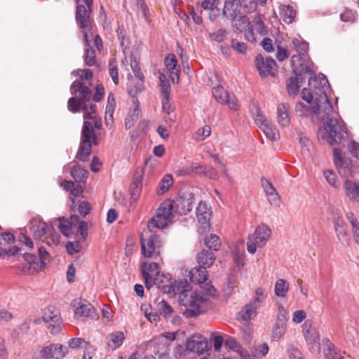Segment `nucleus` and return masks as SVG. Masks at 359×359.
I'll use <instances>...</instances> for the list:
<instances>
[{"label":"nucleus","instance_id":"f257e3e1","mask_svg":"<svg viewBox=\"0 0 359 359\" xmlns=\"http://www.w3.org/2000/svg\"><path fill=\"white\" fill-rule=\"evenodd\" d=\"M156 285L161 292L171 297L179 294L180 304L186 307L184 315L187 318H194L201 313L200 304L202 297L191 290L187 280H177L172 279L171 274L162 273L156 277Z\"/></svg>","mask_w":359,"mask_h":359},{"label":"nucleus","instance_id":"f03ea898","mask_svg":"<svg viewBox=\"0 0 359 359\" xmlns=\"http://www.w3.org/2000/svg\"><path fill=\"white\" fill-rule=\"evenodd\" d=\"M93 123L85 120L81 133V141L76 158L82 162L88 159L92 150V146H97L100 141L95 129L100 130L102 123L100 118L93 117Z\"/></svg>","mask_w":359,"mask_h":359},{"label":"nucleus","instance_id":"7ed1b4c3","mask_svg":"<svg viewBox=\"0 0 359 359\" xmlns=\"http://www.w3.org/2000/svg\"><path fill=\"white\" fill-rule=\"evenodd\" d=\"M325 119V128L318 131L319 138L326 140L330 145H333L347 137V129L342 120L328 116Z\"/></svg>","mask_w":359,"mask_h":359},{"label":"nucleus","instance_id":"20e7f679","mask_svg":"<svg viewBox=\"0 0 359 359\" xmlns=\"http://www.w3.org/2000/svg\"><path fill=\"white\" fill-rule=\"evenodd\" d=\"M172 219L173 201L169 199L165 200L157 209L156 215L148 222V230L154 231L155 229H163L172 222Z\"/></svg>","mask_w":359,"mask_h":359},{"label":"nucleus","instance_id":"39448f33","mask_svg":"<svg viewBox=\"0 0 359 359\" xmlns=\"http://www.w3.org/2000/svg\"><path fill=\"white\" fill-rule=\"evenodd\" d=\"M70 93L74 95L67 102L68 110L72 113L80 111V107L83 102L90 101L92 91L88 86H84L79 81H74L70 86Z\"/></svg>","mask_w":359,"mask_h":359},{"label":"nucleus","instance_id":"423d86ee","mask_svg":"<svg viewBox=\"0 0 359 359\" xmlns=\"http://www.w3.org/2000/svg\"><path fill=\"white\" fill-rule=\"evenodd\" d=\"M140 244L142 254L146 258H157L163 248L160 236L149 230L141 234Z\"/></svg>","mask_w":359,"mask_h":359},{"label":"nucleus","instance_id":"0eeeda50","mask_svg":"<svg viewBox=\"0 0 359 359\" xmlns=\"http://www.w3.org/2000/svg\"><path fill=\"white\" fill-rule=\"evenodd\" d=\"M241 0H224L222 11L223 15L231 20L232 26L238 32H242V27L248 21L241 13Z\"/></svg>","mask_w":359,"mask_h":359},{"label":"nucleus","instance_id":"6e6552de","mask_svg":"<svg viewBox=\"0 0 359 359\" xmlns=\"http://www.w3.org/2000/svg\"><path fill=\"white\" fill-rule=\"evenodd\" d=\"M77 4L75 20L81 32L83 34L86 45L90 46V36H93V20L90 17L88 8L79 4V0H75Z\"/></svg>","mask_w":359,"mask_h":359},{"label":"nucleus","instance_id":"1a4fd4ad","mask_svg":"<svg viewBox=\"0 0 359 359\" xmlns=\"http://www.w3.org/2000/svg\"><path fill=\"white\" fill-rule=\"evenodd\" d=\"M271 234V229L266 224L257 226L253 234L250 235L247 241V250L250 254H255L257 248L265 246Z\"/></svg>","mask_w":359,"mask_h":359},{"label":"nucleus","instance_id":"9d476101","mask_svg":"<svg viewBox=\"0 0 359 359\" xmlns=\"http://www.w3.org/2000/svg\"><path fill=\"white\" fill-rule=\"evenodd\" d=\"M189 276L191 282L201 285L205 294L212 297L217 296L216 289L207 283L208 278L207 268L200 265L198 267H194L189 271Z\"/></svg>","mask_w":359,"mask_h":359},{"label":"nucleus","instance_id":"9b49d317","mask_svg":"<svg viewBox=\"0 0 359 359\" xmlns=\"http://www.w3.org/2000/svg\"><path fill=\"white\" fill-rule=\"evenodd\" d=\"M42 319L51 333L57 334L61 330L62 320L60 311L56 306H46L43 309Z\"/></svg>","mask_w":359,"mask_h":359},{"label":"nucleus","instance_id":"f8f14e48","mask_svg":"<svg viewBox=\"0 0 359 359\" xmlns=\"http://www.w3.org/2000/svg\"><path fill=\"white\" fill-rule=\"evenodd\" d=\"M309 87H313V93L319 95L320 100H324L328 105L329 109H332V104L330 102L326 94V90L330 88L328 80L323 74H320L319 79L316 78L315 74L311 75L309 80Z\"/></svg>","mask_w":359,"mask_h":359},{"label":"nucleus","instance_id":"ddd939ff","mask_svg":"<svg viewBox=\"0 0 359 359\" xmlns=\"http://www.w3.org/2000/svg\"><path fill=\"white\" fill-rule=\"evenodd\" d=\"M256 67L262 77H266L269 75L275 76L277 72V65L276 61L271 57L265 59L261 54L255 57Z\"/></svg>","mask_w":359,"mask_h":359},{"label":"nucleus","instance_id":"4468645a","mask_svg":"<svg viewBox=\"0 0 359 359\" xmlns=\"http://www.w3.org/2000/svg\"><path fill=\"white\" fill-rule=\"evenodd\" d=\"M211 208L206 203L201 201L196 208V217L200 224L198 231L201 233H205L210 230V219L211 216Z\"/></svg>","mask_w":359,"mask_h":359},{"label":"nucleus","instance_id":"2eb2a0df","mask_svg":"<svg viewBox=\"0 0 359 359\" xmlns=\"http://www.w3.org/2000/svg\"><path fill=\"white\" fill-rule=\"evenodd\" d=\"M173 201V210L180 215H185L191 212L194 203V194L184 193Z\"/></svg>","mask_w":359,"mask_h":359},{"label":"nucleus","instance_id":"dca6fc26","mask_svg":"<svg viewBox=\"0 0 359 359\" xmlns=\"http://www.w3.org/2000/svg\"><path fill=\"white\" fill-rule=\"evenodd\" d=\"M246 23H248V29L245 32V36L248 41L253 43L257 41L255 31L261 36H264L267 34V30L265 28L264 21L259 15L255 16L252 22H248V20Z\"/></svg>","mask_w":359,"mask_h":359},{"label":"nucleus","instance_id":"f3484780","mask_svg":"<svg viewBox=\"0 0 359 359\" xmlns=\"http://www.w3.org/2000/svg\"><path fill=\"white\" fill-rule=\"evenodd\" d=\"M187 349L199 355H209L208 341L202 336L194 335L188 338L186 343Z\"/></svg>","mask_w":359,"mask_h":359},{"label":"nucleus","instance_id":"a211bd4d","mask_svg":"<svg viewBox=\"0 0 359 359\" xmlns=\"http://www.w3.org/2000/svg\"><path fill=\"white\" fill-rule=\"evenodd\" d=\"M291 66L292 73L296 76H303L304 75H313L314 72L311 69L309 62L305 56L292 55L291 60Z\"/></svg>","mask_w":359,"mask_h":359},{"label":"nucleus","instance_id":"6ab92c4d","mask_svg":"<svg viewBox=\"0 0 359 359\" xmlns=\"http://www.w3.org/2000/svg\"><path fill=\"white\" fill-rule=\"evenodd\" d=\"M261 184L269 203L271 205L278 207L281 202L280 197L272 183L267 179L262 177Z\"/></svg>","mask_w":359,"mask_h":359},{"label":"nucleus","instance_id":"aec40b11","mask_svg":"<svg viewBox=\"0 0 359 359\" xmlns=\"http://www.w3.org/2000/svg\"><path fill=\"white\" fill-rule=\"evenodd\" d=\"M302 99L307 103L311 104V116L318 115L320 114L319 102H325L320 100V97L313 93V87L309 90L304 88L302 92Z\"/></svg>","mask_w":359,"mask_h":359},{"label":"nucleus","instance_id":"412c9836","mask_svg":"<svg viewBox=\"0 0 359 359\" xmlns=\"http://www.w3.org/2000/svg\"><path fill=\"white\" fill-rule=\"evenodd\" d=\"M259 308L258 301H255V302H250L238 312L237 318L241 321L248 322L257 316Z\"/></svg>","mask_w":359,"mask_h":359},{"label":"nucleus","instance_id":"4be33fe9","mask_svg":"<svg viewBox=\"0 0 359 359\" xmlns=\"http://www.w3.org/2000/svg\"><path fill=\"white\" fill-rule=\"evenodd\" d=\"M334 227L339 241L344 246H348L350 242V236L346 228L345 222L341 218H337L334 222Z\"/></svg>","mask_w":359,"mask_h":359},{"label":"nucleus","instance_id":"5701e85b","mask_svg":"<svg viewBox=\"0 0 359 359\" xmlns=\"http://www.w3.org/2000/svg\"><path fill=\"white\" fill-rule=\"evenodd\" d=\"M75 315L78 317H83L93 320L98 319L99 315L95 309L90 304H81L75 311Z\"/></svg>","mask_w":359,"mask_h":359},{"label":"nucleus","instance_id":"b1692460","mask_svg":"<svg viewBox=\"0 0 359 359\" xmlns=\"http://www.w3.org/2000/svg\"><path fill=\"white\" fill-rule=\"evenodd\" d=\"M29 229L36 238H40L47 233V224L39 217L30 221Z\"/></svg>","mask_w":359,"mask_h":359},{"label":"nucleus","instance_id":"393cba45","mask_svg":"<svg viewBox=\"0 0 359 359\" xmlns=\"http://www.w3.org/2000/svg\"><path fill=\"white\" fill-rule=\"evenodd\" d=\"M154 304L156 306V311L159 313L160 316H163L165 319H168L173 316L174 310L172 307L163 299H156Z\"/></svg>","mask_w":359,"mask_h":359},{"label":"nucleus","instance_id":"a878e982","mask_svg":"<svg viewBox=\"0 0 359 359\" xmlns=\"http://www.w3.org/2000/svg\"><path fill=\"white\" fill-rule=\"evenodd\" d=\"M344 189L350 200L359 202V184L350 180H346L344 183Z\"/></svg>","mask_w":359,"mask_h":359},{"label":"nucleus","instance_id":"bb28decb","mask_svg":"<svg viewBox=\"0 0 359 359\" xmlns=\"http://www.w3.org/2000/svg\"><path fill=\"white\" fill-rule=\"evenodd\" d=\"M164 63L167 69L170 72L172 82H175V78L178 81L180 77V71L176 69L177 60L175 55L174 54H169L167 55L164 60Z\"/></svg>","mask_w":359,"mask_h":359},{"label":"nucleus","instance_id":"cd10ccee","mask_svg":"<svg viewBox=\"0 0 359 359\" xmlns=\"http://www.w3.org/2000/svg\"><path fill=\"white\" fill-rule=\"evenodd\" d=\"M289 106L285 103L278 104L277 106V119L281 127H286L290 122L288 112Z\"/></svg>","mask_w":359,"mask_h":359},{"label":"nucleus","instance_id":"c85d7f7f","mask_svg":"<svg viewBox=\"0 0 359 359\" xmlns=\"http://www.w3.org/2000/svg\"><path fill=\"white\" fill-rule=\"evenodd\" d=\"M197 261L201 266L209 268L215 263V256L212 251L203 250L198 254Z\"/></svg>","mask_w":359,"mask_h":359},{"label":"nucleus","instance_id":"c756f323","mask_svg":"<svg viewBox=\"0 0 359 359\" xmlns=\"http://www.w3.org/2000/svg\"><path fill=\"white\" fill-rule=\"evenodd\" d=\"M346 219L351 224L354 242L359 245V219L352 212H346Z\"/></svg>","mask_w":359,"mask_h":359},{"label":"nucleus","instance_id":"7c9ffc66","mask_svg":"<svg viewBox=\"0 0 359 359\" xmlns=\"http://www.w3.org/2000/svg\"><path fill=\"white\" fill-rule=\"evenodd\" d=\"M304 337L307 344L310 346V350L315 351L320 349V337L315 330H306Z\"/></svg>","mask_w":359,"mask_h":359},{"label":"nucleus","instance_id":"2f4dec72","mask_svg":"<svg viewBox=\"0 0 359 359\" xmlns=\"http://www.w3.org/2000/svg\"><path fill=\"white\" fill-rule=\"evenodd\" d=\"M141 270L142 276H144L145 273H148V276L149 278H155V277H158L161 275L159 264L156 262H151L150 264H147L144 262L141 264Z\"/></svg>","mask_w":359,"mask_h":359},{"label":"nucleus","instance_id":"473e14b6","mask_svg":"<svg viewBox=\"0 0 359 359\" xmlns=\"http://www.w3.org/2000/svg\"><path fill=\"white\" fill-rule=\"evenodd\" d=\"M88 175V171L81 165H74L71 170V176L77 182H85Z\"/></svg>","mask_w":359,"mask_h":359},{"label":"nucleus","instance_id":"72a5a7b5","mask_svg":"<svg viewBox=\"0 0 359 359\" xmlns=\"http://www.w3.org/2000/svg\"><path fill=\"white\" fill-rule=\"evenodd\" d=\"M123 339L124 335L122 332H117L115 333H111L108 337V348L111 351H114L123 344Z\"/></svg>","mask_w":359,"mask_h":359},{"label":"nucleus","instance_id":"f704fd0d","mask_svg":"<svg viewBox=\"0 0 359 359\" xmlns=\"http://www.w3.org/2000/svg\"><path fill=\"white\" fill-rule=\"evenodd\" d=\"M295 14V11L291 6H280V15L285 22L291 23L294 18Z\"/></svg>","mask_w":359,"mask_h":359},{"label":"nucleus","instance_id":"c9c22d12","mask_svg":"<svg viewBox=\"0 0 359 359\" xmlns=\"http://www.w3.org/2000/svg\"><path fill=\"white\" fill-rule=\"evenodd\" d=\"M141 176L135 175L133 178V181L130 186V192L133 200H137L139 197L142 189Z\"/></svg>","mask_w":359,"mask_h":359},{"label":"nucleus","instance_id":"e433bc0d","mask_svg":"<svg viewBox=\"0 0 359 359\" xmlns=\"http://www.w3.org/2000/svg\"><path fill=\"white\" fill-rule=\"evenodd\" d=\"M303 76H292L287 81V89L289 94H296L299 92L300 85L299 81L302 82Z\"/></svg>","mask_w":359,"mask_h":359},{"label":"nucleus","instance_id":"4c0bfd02","mask_svg":"<svg viewBox=\"0 0 359 359\" xmlns=\"http://www.w3.org/2000/svg\"><path fill=\"white\" fill-rule=\"evenodd\" d=\"M275 294L280 297H285L289 290V283L285 279H278L275 284Z\"/></svg>","mask_w":359,"mask_h":359},{"label":"nucleus","instance_id":"58836bf2","mask_svg":"<svg viewBox=\"0 0 359 359\" xmlns=\"http://www.w3.org/2000/svg\"><path fill=\"white\" fill-rule=\"evenodd\" d=\"M85 48L84 62L85 65L92 67L97 64L95 50L90 43V46L86 45Z\"/></svg>","mask_w":359,"mask_h":359},{"label":"nucleus","instance_id":"ea45409f","mask_svg":"<svg viewBox=\"0 0 359 359\" xmlns=\"http://www.w3.org/2000/svg\"><path fill=\"white\" fill-rule=\"evenodd\" d=\"M173 183V178L171 175H165L163 179L160 181L158 188L157 189V194L161 195L167 191Z\"/></svg>","mask_w":359,"mask_h":359},{"label":"nucleus","instance_id":"a19ab883","mask_svg":"<svg viewBox=\"0 0 359 359\" xmlns=\"http://www.w3.org/2000/svg\"><path fill=\"white\" fill-rule=\"evenodd\" d=\"M285 318L283 317L278 323H276L275 327L272 332V338L273 340L280 339L285 332Z\"/></svg>","mask_w":359,"mask_h":359},{"label":"nucleus","instance_id":"79ce46f5","mask_svg":"<svg viewBox=\"0 0 359 359\" xmlns=\"http://www.w3.org/2000/svg\"><path fill=\"white\" fill-rule=\"evenodd\" d=\"M205 244L210 251H218L221 246V241L216 234H211L208 239H205Z\"/></svg>","mask_w":359,"mask_h":359},{"label":"nucleus","instance_id":"37998d69","mask_svg":"<svg viewBox=\"0 0 359 359\" xmlns=\"http://www.w3.org/2000/svg\"><path fill=\"white\" fill-rule=\"evenodd\" d=\"M292 42L294 48L298 52V54L295 55L305 56L309 50V43L298 39H294Z\"/></svg>","mask_w":359,"mask_h":359},{"label":"nucleus","instance_id":"c03bdc74","mask_svg":"<svg viewBox=\"0 0 359 359\" xmlns=\"http://www.w3.org/2000/svg\"><path fill=\"white\" fill-rule=\"evenodd\" d=\"M262 131L264 133L266 137L272 142L277 140L278 137V131L276 128H271L269 124L262 125L261 126Z\"/></svg>","mask_w":359,"mask_h":359},{"label":"nucleus","instance_id":"a18cd8bd","mask_svg":"<svg viewBox=\"0 0 359 359\" xmlns=\"http://www.w3.org/2000/svg\"><path fill=\"white\" fill-rule=\"evenodd\" d=\"M228 93H229L221 86L212 88L213 96L221 104L224 103V99L226 98Z\"/></svg>","mask_w":359,"mask_h":359},{"label":"nucleus","instance_id":"49530a36","mask_svg":"<svg viewBox=\"0 0 359 359\" xmlns=\"http://www.w3.org/2000/svg\"><path fill=\"white\" fill-rule=\"evenodd\" d=\"M211 133V128L208 125L204 126L197 130L194 133V139L198 142L204 140L206 137H209Z\"/></svg>","mask_w":359,"mask_h":359},{"label":"nucleus","instance_id":"de8ad7c7","mask_svg":"<svg viewBox=\"0 0 359 359\" xmlns=\"http://www.w3.org/2000/svg\"><path fill=\"white\" fill-rule=\"evenodd\" d=\"M109 71L113 82L116 85L118 83V74L116 60L115 58L110 59L109 62Z\"/></svg>","mask_w":359,"mask_h":359},{"label":"nucleus","instance_id":"09e8293b","mask_svg":"<svg viewBox=\"0 0 359 359\" xmlns=\"http://www.w3.org/2000/svg\"><path fill=\"white\" fill-rule=\"evenodd\" d=\"M141 111L132 109L129 111L128 117L125 120V126L126 129H130L134 126L135 123L137 121Z\"/></svg>","mask_w":359,"mask_h":359},{"label":"nucleus","instance_id":"8fccbe9b","mask_svg":"<svg viewBox=\"0 0 359 359\" xmlns=\"http://www.w3.org/2000/svg\"><path fill=\"white\" fill-rule=\"evenodd\" d=\"M2 227L0 225V245H6L13 243L15 241V236L10 232H1Z\"/></svg>","mask_w":359,"mask_h":359},{"label":"nucleus","instance_id":"3c124183","mask_svg":"<svg viewBox=\"0 0 359 359\" xmlns=\"http://www.w3.org/2000/svg\"><path fill=\"white\" fill-rule=\"evenodd\" d=\"M51 347V351L53 352V356H52L54 359H61L65 355V353L67 351V348L63 346L61 344H51L50 345Z\"/></svg>","mask_w":359,"mask_h":359},{"label":"nucleus","instance_id":"603ef678","mask_svg":"<svg viewBox=\"0 0 359 359\" xmlns=\"http://www.w3.org/2000/svg\"><path fill=\"white\" fill-rule=\"evenodd\" d=\"M87 102H83V104H82L80 107V111H83L84 112L83 118L85 120L93 119V116H92V114H95L96 105L91 104L90 107L88 108Z\"/></svg>","mask_w":359,"mask_h":359},{"label":"nucleus","instance_id":"864d4df0","mask_svg":"<svg viewBox=\"0 0 359 359\" xmlns=\"http://www.w3.org/2000/svg\"><path fill=\"white\" fill-rule=\"evenodd\" d=\"M58 220L60 222L58 225L59 230L65 236L69 237V231L72 227V224L69 220L66 219L64 217H59Z\"/></svg>","mask_w":359,"mask_h":359},{"label":"nucleus","instance_id":"5fc2aeb1","mask_svg":"<svg viewBox=\"0 0 359 359\" xmlns=\"http://www.w3.org/2000/svg\"><path fill=\"white\" fill-rule=\"evenodd\" d=\"M226 35L227 31L224 28H221L210 34V37L214 41H216L217 43H222L226 39Z\"/></svg>","mask_w":359,"mask_h":359},{"label":"nucleus","instance_id":"6e6d98bb","mask_svg":"<svg viewBox=\"0 0 359 359\" xmlns=\"http://www.w3.org/2000/svg\"><path fill=\"white\" fill-rule=\"evenodd\" d=\"M231 48L238 53L245 54L247 52V45L244 42H240L236 39L231 40Z\"/></svg>","mask_w":359,"mask_h":359},{"label":"nucleus","instance_id":"4d7b16f0","mask_svg":"<svg viewBox=\"0 0 359 359\" xmlns=\"http://www.w3.org/2000/svg\"><path fill=\"white\" fill-rule=\"evenodd\" d=\"M295 111L299 116L304 117L311 114V107L304 104L302 102H297L295 105Z\"/></svg>","mask_w":359,"mask_h":359},{"label":"nucleus","instance_id":"13d9d810","mask_svg":"<svg viewBox=\"0 0 359 359\" xmlns=\"http://www.w3.org/2000/svg\"><path fill=\"white\" fill-rule=\"evenodd\" d=\"M38 253L39 256V269H42L45 267L46 264V261L48 260L49 253L46 250V249L41 246L38 250Z\"/></svg>","mask_w":359,"mask_h":359},{"label":"nucleus","instance_id":"bf43d9fd","mask_svg":"<svg viewBox=\"0 0 359 359\" xmlns=\"http://www.w3.org/2000/svg\"><path fill=\"white\" fill-rule=\"evenodd\" d=\"M24 259L29 264L30 267L34 269H39V262H37L38 258L34 254L25 253L23 255Z\"/></svg>","mask_w":359,"mask_h":359},{"label":"nucleus","instance_id":"052dcab7","mask_svg":"<svg viewBox=\"0 0 359 359\" xmlns=\"http://www.w3.org/2000/svg\"><path fill=\"white\" fill-rule=\"evenodd\" d=\"M165 76H160V89H161V96H170V84L168 81H165Z\"/></svg>","mask_w":359,"mask_h":359},{"label":"nucleus","instance_id":"680f3d73","mask_svg":"<svg viewBox=\"0 0 359 359\" xmlns=\"http://www.w3.org/2000/svg\"><path fill=\"white\" fill-rule=\"evenodd\" d=\"M334 161L337 169H339L344 163L342 151L339 148H334L333 151Z\"/></svg>","mask_w":359,"mask_h":359},{"label":"nucleus","instance_id":"e2e57ef3","mask_svg":"<svg viewBox=\"0 0 359 359\" xmlns=\"http://www.w3.org/2000/svg\"><path fill=\"white\" fill-rule=\"evenodd\" d=\"M81 250V245L77 241L68 242L66 245V250L69 255H74L78 253Z\"/></svg>","mask_w":359,"mask_h":359},{"label":"nucleus","instance_id":"0e129e2a","mask_svg":"<svg viewBox=\"0 0 359 359\" xmlns=\"http://www.w3.org/2000/svg\"><path fill=\"white\" fill-rule=\"evenodd\" d=\"M243 8L247 10L248 13L254 12L257 7L255 0H241Z\"/></svg>","mask_w":359,"mask_h":359},{"label":"nucleus","instance_id":"69168bd1","mask_svg":"<svg viewBox=\"0 0 359 359\" xmlns=\"http://www.w3.org/2000/svg\"><path fill=\"white\" fill-rule=\"evenodd\" d=\"M324 177L326 179L327 182L333 187L337 188L339 186L336 184V174L332 170H326L324 172Z\"/></svg>","mask_w":359,"mask_h":359},{"label":"nucleus","instance_id":"338daca9","mask_svg":"<svg viewBox=\"0 0 359 359\" xmlns=\"http://www.w3.org/2000/svg\"><path fill=\"white\" fill-rule=\"evenodd\" d=\"M287 353L290 359H297L302 356L301 351L293 344L288 346Z\"/></svg>","mask_w":359,"mask_h":359},{"label":"nucleus","instance_id":"774afa93","mask_svg":"<svg viewBox=\"0 0 359 359\" xmlns=\"http://www.w3.org/2000/svg\"><path fill=\"white\" fill-rule=\"evenodd\" d=\"M91 209L92 208L90 203L88 201H82L79 203L78 208L79 213L83 217H86L87 215H88Z\"/></svg>","mask_w":359,"mask_h":359}]
</instances>
